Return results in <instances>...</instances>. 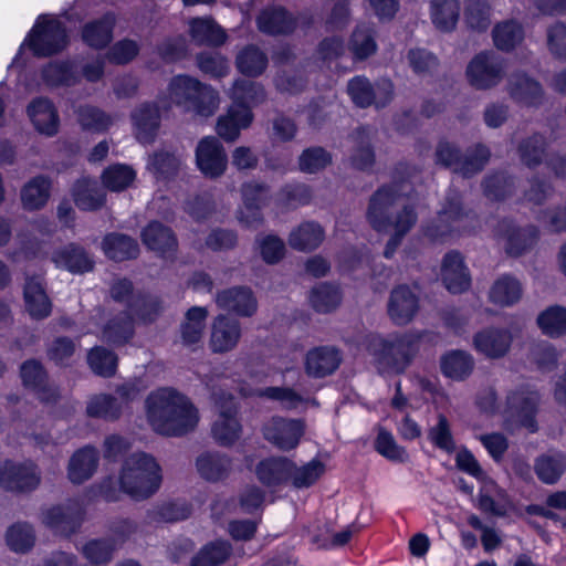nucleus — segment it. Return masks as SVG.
<instances>
[{
	"mask_svg": "<svg viewBox=\"0 0 566 566\" xmlns=\"http://www.w3.org/2000/svg\"><path fill=\"white\" fill-rule=\"evenodd\" d=\"M441 279L452 293H461L469 289L471 279L462 256L458 252H449L441 264Z\"/></svg>",
	"mask_w": 566,
	"mask_h": 566,
	"instance_id": "24",
	"label": "nucleus"
},
{
	"mask_svg": "<svg viewBox=\"0 0 566 566\" xmlns=\"http://www.w3.org/2000/svg\"><path fill=\"white\" fill-rule=\"evenodd\" d=\"M4 539L12 552L23 554L33 547L35 535L31 525L15 523L7 530Z\"/></svg>",
	"mask_w": 566,
	"mask_h": 566,
	"instance_id": "52",
	"label": "nucleus"
},
{
	"mask_svg": "<svg viewBox=\"0 0 566 566\" xmlns=\"http://www.w3.org/2000/svg\"><path fill=\"white\" fill-rule=\"evenodd\" d=\"M196 165L210 179L221 177L228 167V157L222 144L212 136L202 138L196 148Z\"/></svg>",
	"mask_w": 566,
	"mask_h": 566,
	"instance_id": "10",
	"label": "nucleus"
},
{
	"mask_svg": "<svg viewBox=\"0 0 566 566\" xmlns=\"http://www.w3.org/2000/svg\"><path fill=\"white\" fill-rule=\"evenodd\" d=\"M496 235L503 241L507 254L518 256L536 244L539 230L533 224L517 228L510 221H502L499 223Z\"/></svg>",
	"mask_w": 566,
	"mask_h": 566,
	"instance_id": "14",
	"label": "nucleus"
},
{
	"mask_svg": "<svg viewBox=\"0 0 566 566\" xmlns=\"http://www.w3.org/2000/svg\"><path fill=\"white\" fill-rule=\"evenodd\" d=\"M419 310V296L408 285L401 284L395 287L388 301V315L397 325L410 323Z\"/></svg>",
	"mask_w": 566,
	"mask_h": 566,
	"instance_id": "16",
	"label": "nucleus"
},
{
	"mask_svg": "<svg viewBox=\"0 0 566 566\" xmlns=\"http://www.w3.org/2000/svg\"><path fill=\"white\" fill-rule=\"evenodd\" d=\"M493 39L500 50L509 51L522 41L523 30L515 22H504L495 27Z\"/></svg>",
	"mask_w": 566,
	"mask_h": 566,
	"instance_id": "64",
	"label": "nucleus"
},
{
	"mask_svg": "<svg viewBox=\"0 0 566 566\" xmlns=\"http://www.w3.org/2000/svg\"><path fill=\"white\" fill-rule=\"evenodd\" d=\"M266 65V55L253 45L244 48L237 56L238 70L248 76L260 75Z\"/></svg>",
	"mask_w": 566,
	"mask_h": 566,
	"instance_id": "55",
	"label": "nucleus"
},
{
	"mask_svg": "<svg viewBox=\"0 0 566 566\" xmlns=\"http://www.w3.org/2000/svg\"><path fill=\"white\" fill-rule=\"evenodd\" d=\"M536 221L551 233L566 232V206L558 205L536 212Z\"/></svg>",
	"mask_w": 566,
	"mask_h": 566,
	"instance_id": "62",
	"label": "nucleus"
},
{
	"mask_svg": "<svg viewBox=\"0 0 566 566\" xmlns=\"http://www.w3.org/2000/svg\"><path fill=\"white\" fill-rule=\"evenodd\" d=\"M523 294L521 282L511 276L503 275L494 281L489 291V300L491 303L507 307L516 304Z\"/></svg>",
	"mask_w": 566,
	"mask_h": 566,
	"instance_id": "39",
	"label": "nucleus"
},
{
	"mask_svg": "<svg viewBox=\"0 0 566 566\" xmlns=\"http://www.w3.org/2000/svg\"><path fill=\"white\" fill-rule=\"evenodd\" d=\"M325 473V464L316 459L311 460L302 467H296L293 462L290 481L297 489L313 485Z\"/></svg>",
	"mask_w": 566,
	"mask_h": 566,
	"instance_id": "59",
	"label": "nucleus"
},
{
	"mask_svg": "<svg viewBox=\"0 0 566 566\" xmlns=\"http://www.w3.org/2000/svg\"><path fill=\"white\" fill-rule=\"evenodd\" d=\"M28 114L39 133L46 136H53L57 133L59 116L49 99H34L28 107Z\"/></svg>",
	"mask_w": 566,
	"mask_h": 566,
	"instance_id": "32",
	"label": "nucleus"
},
{
	"mask_svg": "<svg viewBox=\"0 0 566 566\" xmlns=\"http://www.w3.org/2000/svg\"><path fill=\"white\" fill-rule=\"evenodd\" d=\"M342 300L340 292L337 286L326 283L315 286L310 294V303L321 313H327L335 310Z\"/></svg>",
	"mask_w": 566,
	"mask_h": 566,
	"instance_id": "56",
	"label": "nucleus"
},
{
	"mask_svg": "<svg viewBox=\"0 0 566 566\" xmlns=\"http://www.w3.org/2000/svg\"><path fill=\"white\" fill-rule=\"evenodd\" d=\"M143 243L164 258H170L177 250V240L171 230L159 222H150L142 232Z\"/></svg>",
	"mask_w": 566,
	"mask_h": 566,
	"instance_id": "28",
	"label": "nucleus"
},
{
	"mask_svg": "<svg viewBox=\"0 0 566 566\" xmlns=\"http://www.w3.org/2000/svg\"><path fill=\"white\" fill-rule=\"evenodd\" d=\"M242 327L238 319L226 314L217 315L210 326L209 348L214 354H226L240 343Z\"/></svg>",
	"mask_w": 566,
	"mask_h": 566,
	"instance_id": "13",
	"label": "nucleus"
},
{
	"mask_svg": "<svg viewBox=\"0 0 566 566\" xmlns=\"http://www.w3.org/2000/svg\"><path fill=\"white\" fill-rule=\"evenodd\" d=\"M20 374L23 386L32 390L41 400L51 401L56 398L57 390L49 384L46 371L41 363L34 359L27 360L22 364Z\"/></svg>",
	"mask_w": 566,
	"mask_h": 566,
	"instance_id": "21",
	"label": "nucleus"
},
{
	"mask_svg": "<svg viewBox=\"0 0 566 566\" xmlns=\"http://www.w3.org/2000/svg\"><path fill=\"white\" fill-rule=\"evenodd\" d=\"M87 363L96 375L111 377L116 371L117 357L113 352L103 347H94L87 355Z\"/></svg>",
	"mask_w": 566,
	"mask_h": 566,
	"instance_id": "61",
	"label": "nucleus"
},
{
	"mask_svg": "<svg viewBox=\"0 0 566 566\" xmlns=\"http://www.w3.org/2000/svg\"><path fill=\"white\" fill-rule=\"evenodd\" d=\"M538 402V394L527 387L509 391L503 406L497 403L496 392L493 388L481 390L476 398V405L481 411L485 413L500 412L509 427L520 424L530 432L537 430L535 415Z\"/></svg>",
	"mask_w": 566,
	"mask_h": 566,
	"instance_id": "3",
	"label": "nucleus"
},
{
	"mask_svg": "<svg viewBox=\"0 0 566 566\" xmlns=\"http://www.w3.org/2000/svg\"><path fill=\"white\" fill-rule=\"evenodd\" d=\"M136 138L143 144H150L160 126V111L156 103H143L130 115Z\"/></svg>",
	"mask_w": 566,
	"mask_h": 566,
	"instance_id": "19",
	"label": "nucleus"
},
{
	"mask_svg": "<svg viewBox=\"0 0 566 566\" xmlns=\"http://www.w3.org/2000/svg\"><path fill=\"white\" fill-rule=\"evenodd\" d=\"M132 335L133 319L127 313H120L104 325L101 337L113 344H124Z\"/></svg>",
	"mask_w": 566,
	"mask_h": 566,
	"instance_id": "53",
	"label": "nucleus"
},
{
	"mask_svg": "<svg viewBox=\"0 0 566 566\" xmlns=\"http://www.w3.org/2000/svg\"><path fill=\"white\" fill-rule=\"evenodd\" d=\"M23 297L25 310L32 318L43 319L51 314L52 304L41 277L32 276L25 280Z\"/></svg>",
	"mask_w": 566,
	"mask_h": 566,
	"instance_id": "25",
	"label": "nucleus"
},
{
	"mask_svg": "<svg viewBox=\"0 0 566 566\" xmlns=\"http://www.w3.org/2000/svg\"><path fill=\"white\" fill-rule=\"evenodd\" d=\"M465 74L473 87L489 90L502 81L504 65L494 52H481L469 62Z\"/></svg>",
	"mask_w": 566,
	"mask_h": 566,
	"instance_id": "9",
	"label": "nucleus"
},
{
	"mask_svg": "<svg viewBox=\"0 0 566 566\" xmlns=\"http://www.w3.org/2000/svg\"><path fill=\"white\" fill-rule=\"evenodd\" d=\"M43 523L61 534H70L81 522V511L74 505L54 506L42 516Z\"/></svg>",
	"mask_w": 566,
	"mask_h": 566,
	"instance_id": "37",
	"label": "nucleus"
},
{
	"mask_svg": "<svg viewBox=\"0 0 566 566\" xmlns=\"http://www.w3.org/2000/svg\"><path fill=\"white\" fill-rule=\"evenodd\" d=\"M230 553L231 546L228 542H211L192 558L191 566H218L226 562Z\"/></svg>",
	"mask_w": 566,
	"mask_h": 566,
	"instance_id": "57",
	"label": "nucleus"
},
{
	"mask_svg": "<svg viewBox=\"0 0 566 566\" xmlns=\"http://www.w3.org/2000/svg\"><path fill=\"white\" fill-rule=\"evenodd\" d=\"M115 17L111 13L101 20L88 23L83 29V40L92 48H103L112 40Z\"/></svg>",
	"mask_w": 566,
	"mask_h": 566,
	"instance_id": "48",
	"label": "nucleus"
},
{
	"mask_svg": "<svg viewBox=\"0 0 566 566\" xmlns=\"http://www.w3.org/2000/svg\"><path fill=\"white\" fill-rule=\"evenodd\" d=\"M181 166V158L175 154L159 151L148 159L147 168L157 177H168L177 172Z\"/></svg>",
	"mask_w": 566,
	"mask_h": 566,
	"instance_id": "63",
	"label": "nucleus"
},
{
	"mask_svg": "<svg viewBox=\"0 0 566 566\" xmlns=\"http://www.w3.org/2000/svg\"><path fill=\"white\" fill-rule=\"evenodd\" d=\"M41 482L38 467L31 461L7 460L0 464V488L13 493L35 490Z\"/></svg>",
	"mask_w": 566,
	"mask_h": 566,
	"instance_id": "8",
	"label": "nucleus"
},
{
	"mask_svg": "<svg viewBox=\"0 0 566 566\" xmlns=\"http://www.w3.org/2000/svg\"><path fill=\"white\" fill-rule=\"evenodd\" d=\"M146 418L151 429L166 437H181L196 429L199 410L184 394L164 387L151 391L145 400Z\"/></svg>",
	"mask_w": 566,
	"mask_h": 566,
	"instance_id": "1",
	"label": "nucleus"
},
{
	"mask_svg": "<svg viewBox=\"0 0 566 566\" xmlns=\"http://www.w3.org/2000/svg\"><path fill=\"white\" fill-rule=\"evenodd\" d=\"M195 465L200 478L209 482H218L230 474L232 460L227 454L207 451L197 457Z\"/></svg>",
	"mask_w": 566,
	"mask_h": 566,
	"instance_id": "27",
	"label": "nucleus"
},
{
	"mask_svg": "<svg viewBox=\"0 0 566 566\" xmlns=\"http://www.w3.org/2000/svg\"><path fill=\"white\" fill-rule=\"evenodd\" d=\"M293 462L286 458H270L258 463L255 474L266 486H277L290 481Z\"/></svg>",
	"mask_w": 566,
	"mask_h": 566,
	"instance_id": "31",
	"label": "nucleus"
},
{
	"mask_svg": "<svg viewBox=\"0 0 566 566\" xmlns=\"http://www.w3.org/2000/svg\"><path fill=\"white\" fill-rule=\"evenodd\" d=\"M76 207L84 211L101 209L106 201V193L98 184L87 177L78 179L72 189Z\"/></svg>",
	"mask_w": 566,
	"mask_h": 566,
	"instance_id": "29",
	"label": "nucleus"
},
{
	"mask_svg": "<svg viewBox=\"0 0 566 566\" xmlns=\"http://www.w3.org/2000/svg\"><path fill=\"white\" fill-rule=\"evenodd\" d=\"M536 323L542 333L548 337L557 338L566 335V307L548 306L538 314Z\"/></svg>",
	"mask_w": 566,
	"mask_h": 566,
	"instance_id": "46",
	"label": "nucleus"
},
{
	"mask_svg": "<svg viewBox=\"0 0 566 566\" xmlns=\"http://www.w3.org/2000/svg\"><path fill=\"white\" fill-rule=\"evenodd\" d=\"M202 85L198 80L187 75L175 76L169 82L167 92L160 102L165 104V99H167L169 104L184 106L191 111Z\"/></svg>",
	"mask_w": 566,
	"mask_h": 566,
	"instance_id": "23",
	"label": "nucleus"
},
{
	"mask_svg": "<svg viewBox=\"0 0 566 566\" xmlns=\"http://www.w3.org/2000/svg\"><path fill=\"white\" fill-rule=\"evenodd\" d=\"M545 150L546 140L542 135L525 138L517 148L520 160L530 168H534L543 161Z\"/></svg>",
	"mask_w": 566,
	"mask_h": 566,
	"instance_id": "58",
	"label": "nucleus"
},
{
	"mask_svg": "<svg viewBox=\"0 0 566 566\" xmlns=\"http://www.w3.org/2000/svg\"><path fill=\"white\" fill-rule=\"evenodd\" d=\"M354 153L352 164L355 168L365 170L375 161L374 150L370 145V132L366 128L358 129L354 136Z\"/></svg>",
	"mask_w": 566,
	"mask_h": 566,
	"instance_id": "54",
	"label": "nucleus"
},
{
	"mask_svg": "<svg viewBox=\"0 0 566 566\" xmlns=\"http://www.w3.org/2000/svg\"><path fill=\"white\" fill-rule=\"evenodd\" d=\"M103 186L114 192L129 188L135 179L136 171L128 165L115 164L108 166L101 176Z\"/></svg>",
	"mask_w": 566,
	"mask_h": 566,
	"instance_id": "49",
	"label": "nucleus"
},
{
	"mask_svg": "<svg viewBox=\"0 0 566 566\" xmlns=\"http://www.w3.org/2000/svg\"><path fill=\"white\" fill-rule=\"evenodd\" d=\"M261 32L266 34H285L294 30L295 20L281 7H268L256 18Z\"/></svg>",
	"mask_w": 566,
	"mask_h": 566,
	"instance_id": "34",
	"label": "nucleus"
},
{
	"mask_svg": "<svg viewBox=\"0 0 566 566\" xmlns=\"http://www.w3.org/2000/svg\"><path fill=\"white\" fill-rule=\"evenodd\" d=\"M340 357L336 349L321 347L310 350L305 359L306 373L312 377L332 374L339 365Z\"/></svg>",
	"mask_w": 566,
	"mask_h": 566,
	"instance_id": "40",
	"label": "nucleus"
},
{
	"mask_svg": "<svg viewBox=\"0 0 566 566\" xmlns=\"http://www.w3.org/2000/svg\"><path fill=\"white\" fill-rule=\"evenodd\" d=\"M375 448L379 454L392 462L405 463L409 460L406 449L399 446L394 436L384 429L378 431Z\"/></svg>",
	"mask_w": 566,
	"mask_h": 566,
	"instance_id": "60",
	"label": "nucleus"
},
{
	"mask_svg": "<svg viewBox=\"0 0 566 566\" xmlns=\"http://www.w3.org/2000/svg\"><path fill=\"white\" fill-rule=\"evenodd\" d=\"M241 424L237 418V405L232 397L219 402L218 418L212 424L213 439L223 447L232 446L241 436Z\"/></svg>",
	"mask_w": 566,
	"mask_h": 566,
	"instance_id": "15",
	"label": "nucleus"
},
{
	"mask_svg": "<svg viewBox=\"0 0 566 566\" xmlns=\"http://www.w3.org/2000/svg\"><path fill=\"white\" fill-rule=\"evenodd\" d=\"M104 253L115 261L136 258L139 253L138 243L130 237L120 233H111L103 240Z\"/></svg>",
	"mask_w": 566,
	"mask_h": 566,
	"instance_id": "44",
	"label": "nucleus"
},
{
	"mask_svg": "<svg viewBox=\"0 0 566 566\" xmlns=\"http://www.w3.org/2000/svg\"><path fill=\"white\" fill-rule=\"evenodd\" d=\"M207 317L208 311L202 306H192L186 312L180 324V338L185 346L191 347L201 343Z\"/></svg>",
	"mask_w": 566,
	"mask_h": 566,
	"instance_id": "35",
	"label": "nucleus"
},
{
	"mask_svg": "<svg viewBox=\"0 0 566 566\" xmlns=\"http://www.w3.org/2000/svg\"><path fill=\"white\" fill-rule=\"evenodd\" d=\"M51 192V180L44 176H36L28 181L21 189V201L24 209L33 211L43 208Z\"/></svg>",
	"mask_w": 566,
	"mask_h": 566,
	"instance_id": "43",
	"label": "nucleus"
},
{
	"mask_svg": "<svg viewBox=\"0 0 566 566\" xmlns=\"http://www.w3.org/2000/svg\"><path fill=\"white\" fill-rule=\"evenodd\" d=\"M436 156L438 163L452 167L455 172H460L464 177H470L484 167L490 158V151L486 147L479 145L470 155L462 158L454 145L448 142H440Z\"/></svg>",
	"mask_w": 566,
	"mask_h": 566,
	"instance_id": "7",
	"label": "nucleus"
},
{
	"mask_svg": "<svg viewBox=\"0 0 566 566\" xmlns=\"http://www.w3.org/2000/svg\"><path fill=\"white\" fill-rule=\"evenodd\" d=\"M25 42L35 55L48 56L66 46L67 34L60 20L42 15L36 20Z\"/></svg>",
	"mask_w": 566,
	"mask_h": 566,
	"instance_id": "6",
	"label": "nucleus"
},
{
	"mask_svg": "<svg viewBox=\"0 0 566 566\" xmlns=\"http://www.w3.org/2000/svg\"><path fill=\"white\" fill-rule=\"evenodd\" d=\"M217 306L241 317H250L258 310V301L249 287L235 286L222 290L216 295Z\"/></svg>",
	"mask_w": 566,
	"mask_h": 566,
	"instance_id": "17",
	"label": "nucleus"
},
{
	"mask_svg": "<svg viewBox=\"0 0 566 566\" xmlns=\"http://www.w3.org/2000/svg\"><path fill=\"white\" fill-rule=\"evenodd\" d=\"M252 120L251 109L232 104L227 113L218 118L216 130L226 142H234L240 136V132L248 128Z\"/></svg>",
	"mask_w": 566,
	"mask_h": 566,
	"instance_id": "22",
	"label": "nucleus"
},
{
	"mask_svg": "<svg viewBox=\"0 0 566 566\" xmlns=\"http://www.w3.org/2000/svg\"><path fill=\"white\" fill-rule=\"evenodd\" d=\"M507 92L512 99L522 106L534 107L544 101L541 84L524 73H515L510 76Z\"/></svg>",
	"mask_w": 566,
	"mask_h": 566,
	"instance_id": "20",
	"label": "nucleus"
},
{
	"mask_svg": "<svg viewBox=\"0 0 566 566\" xmlns=\"http://www.w3.org/2000/svg\"><path fill=\"white\" fill-rule=\"evenodd\" d=\"M323 228L313 221H306L294 228L289 235V244L297 251H312L324 241Z\"/></svg>",
	"mask_w": 566,
	"mask_h": 566,
	"instance_id": "38",
	"label": "nucleus"
},
{
	"mask_svg": "<svg viewBox=\"0 0 566 566\" xmlns=\"http://www.w3.org/2000/svg\"><path fill=\"white\" fill-rule=\"evenodd\" d=\"M537 478L545 484H555L566 472V453L549 450L539 455L534 463Z\"/></svg>",
	"mask_w": 566,
	"mask_h": 566,
	"instance_id": "36",
	"label": "nucleus"
},
{
	"mask_svg": "<svg viewBox=\"0 0 566 566\" xmlns=\"http://www.w3.org/2000/svg\"><path fill=\"white\" fill-rule=\"evenodd\" d=\"M119 483L123 491L132 497L146 499L160 486V468L151 455L133 453L123 463Z\"/></svg>",
	"mask_w": 566,
	"mask_h": 566,
	"instance_id": "5",
	"label": "nucleus"
},
{
	"mask_svg": "<svg viewBox=\"0 0 566 566\" xmlns=\"http://www.w3.org/2000/svg\"><path fill=\"white\" fill-rule=\"evenodd\" d=\"M349 50L358 60H365L376 53L375 32L369 24H357L349 41Z\"/></svg>",
	"mask_w": 566,
	"mask_h": 566,
	"instance_id": "50",
	"label": "nucleus"
},
{
	"mask_svg": "<svg viewBox=\"0 0 566 566\" xmlns=\"http://www.w3.org/2000/svg\"><path fill=\"white\" fill-rule=\"evenodd\" d=\"M460 13L458 0H431L430 17L437 29L443 32L455 28Z\"/></svg>",
	"mask_w": 566,
	"mask_h": 566,
	"instance_id": "45",
	"label": "nucleus"
},
{
	"mask_svg": "<svg viewBox=\"0 0 566 566\" xmlns=\"http://www.w3.org/2000/svg\"><path fill=\"white\" fill-rule=\"evenodd\" d=\"M189 32L200 44L221 45L227 40L224 30L211 18H193L189 21Z\"/></svg>",
	"mask_w": 566,
	"mask_h": 566,
	"instance_id": "42",
	"label": "nucleus"
},
{
	"mask_svg": "<svg viewBox=\"0 0 566 566\" xmlns=\"http://www.w3.org/2000/svg\"><path fill=\"white\" fill-rule=\"evenodd\" d=\"M422 335L416 331L387 337L370 335L366 339V348L380 368L401 373L416 356Z\"/></svg>",
	"mask_w": 566,
	"mask_h": 566,
	"instance_id": "4",
	"label": "nucleus"
},
{
	"mask_svg": "<svg viewBox=\"0 0 566 566\" xmlns=\"http://www.w3.org/2000/svg\"><path fill=\"white\" fill-rule=\"evenodd\" d=\"M465 218L458 193L452 192L447 197L434 223L427 227L426 233L433 240L442 239L464 229Z\"/></svg>",
	"mask_w": 566,
	"mask_h": 566,
	"instance_id": "12",
	"label": "nucleus"
},
{
	"mask_svg": "<svg viewBox=\"0 0 566 566\" xmlns=\"http://www.w3.org/2000/svg\"><path fill=\"white\" fill-rule=\"evenodd\" d=\"M86 413L92 418L117 420L123 413V403L112 395H94L87 400Z\"/></svg>",
	"mask_w": 566,
	"mask_h": 566,
	"instance_id": "47",
	"label": "nucleus"
},
{
	"mask_svg": "<svg viewBox=\"0 0 566 566\" xmlns=\"http://www.w3.org/2000/svg\"><path fill=\"white\" fill-rule=\"evenodd\" d=\"M513 335L504 328H486L473 337V346L478 353L490 359L505 356L512 345Z\"/></svg>",
	"mask_w": 566,
	"mask_h": 566,
	"instance_id": "18",
	"label": "nucleus"
},
{
	"mask_svg": "<svg viewBox=\"0 0 566 566\" xmlns=\"http://www.w3.org/2000/svg\"><path fill=\"white\" fill-rule=\"evenodd\" d=\"M303 434L304 423L296 419L273 417L263 426L264 439L282 451L296 448Z\"/></svg>",
	"mask_w": 566,
	"mask_h": 566,
	"instance_id": "11",
	"label": "nucleus"
},
{
	"mask_svg": "<svg viewBox=\"0 0 566 566\" xmlns=\"http://www.w3.org/2000/svg\"><path fill=\"white\" fill-rule=\"evenodd\" d=\"M230 97L233 105H243L250 109L251 106L264 101L265 93L263 87L258 83L238 80L232 85Z\"/></svg>",
	"mask_w": 566,
	"mask_h": 566,
	"instance_id": "51",
	"label": "nucleus"
},
{
	"mask_svg": "<svg viewBox=\"0 0 566 566\" xmlns=\"http://www.w3.org/2000/svg\"><path fill=\"white\" fill-rule=\"evenodd\" d=\"M479 509L496 516L505 515L512 504L505 491L493 481H486L479 494Z\"/></svg>",
	"mask_w": 566,
	"mask_h": 566,
	"instance_id": "41",
	"label": "nucleus"
},
{
	"mask_svg": "<svg viewBox=\"0 0 566 566\" xmlns=\"http://www.w3.org/2000/svg\"><path fill=\"white\" fill-rule=\"evenodd\" d=\"M401 187L398 185L382 187L370 198L367 210V218L373 228L378 231L394 230V235L389 239L384 251L387 259L395 254L401 239L417 221V213L409 206H403L395 217L390 216L391 209L401 200Z\"/></svg>",
	"mask_w": 566,
	"mask_h": 566,
	"instance_id": "2",
	"label": "nucleus"
},
{
	"mask_svg": "<svg viewBox=\"0 0 566 566\" xmlns=\"http://www.w3.org/2000/svg\"><path fill=\"white\" fill-rule=\"evenodd\" d=\"M474 358L464 350H450L440 358L441 373L455 381L467 379L474 369Z\"/></svg>",
	"mask_w": 566,
	"mask_h": 566,
	"instance_id": "33",
	"label": "nucleus"
},
{
	"mask_svg": "<svg viewBox=\"0 0 566 566\" xmlns=\"http://www.w3.org/2000/svg\"><path fill=\"white\" fill-rule=\"evenodd\" d=\"M52 262L59 269L71 273H84L93 269V261L87 253L75 244L56 249L51 256Z\"/></svg>",
	"mask_w": 566,
	"mask_h": 566,
	"instance_id": "30",
	"label": "nucleus"
},
{
	"mask_svg": "<svg viewBox=\"0 0 566 566\" xmlns=\"http://www.w3.org/2000/svg\"><path fill=\"white\" fill-rule=\"evenodd\" d=\"M98 451L84 447L73 453L67 465V478L73 484H82L93 476L98 465Z\"/></svg>",
	"mask_w": 566,
	"mask_h": 566,
	"instance_id": "26",
	"label": "nucleus"
}]
</instances>
